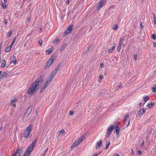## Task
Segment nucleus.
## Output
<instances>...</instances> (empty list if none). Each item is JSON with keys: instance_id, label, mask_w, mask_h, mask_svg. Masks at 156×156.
<instances>
[{"instance_id": "f704fd0d", "label": "nucleus", "mask_w": 156, "mask_h": 156, "mask_svg": "<svg viewBox=\"0 0 156 156\" xmlns=\"http://www.w3.org/2000/svg\"><path fill=\"white\" fill-rule=\"evenodd\" d=\"M152 38L154 40L156 39V35L155 34H153L151 35Z\"/></svg>"}, {"instance_id": "de8ad7c7", "label": "nucleus", "mask_w": 156, "mask_h": 156, "mask_svg": "<svg viewBox=\"0 0 156 156\" xmlns=\"http://www.w3.org/2000/svg\"><path fill=\"white\" fill-rule=\"evenodd\" d=\"M74 143H75V144H76V145L80 144V142H79V141H78V140L75 142Z\"/></svg>"}, {"instance_id": "f03ea898", "label": "nucleus", "mask_w": 156, "mask_h": 156, "mask_svg": "<svg viewBox=\"0 0 156 156\" xmlns=\"http://www.w3.org/2000/svg\"><path fill=\"white\" fill-rule=\"evenodd\" d=\"M33 129L32 125H30L24 130L23 133V135L25 138H27L29 136Z\"/></svg>"}, {"instance_id": "c9c22d12", "label": "nucleus", "mask_w": 156, "mask_h": 156, "mask_svg": "<svg viewBox=\"0 0 156 156\" xmlns=\"http://www.w3.org/2000/svg\"><path fill=\"white\" fill-rule=\"evenodd\" d=\"M59 39L58 38L56 39L55 40H54L53 41V43L54 44H56L57 42H58L59 41Z\"/></svg>"}, {"instance_id": "e2e57ef3", "label": "nucleus", "mask_w": 156, "mask_h": 156, "mask_svg": "<svg viewBox=\"0 0 156 156\" xmlns=\"http://www.w3.org/2000/svg\"><path fill=\"white\" fill-rule=\"evenodd\" d=\"M93 156H97V153H95L94 154Z\"/></svg>"}, {"instance_id": "58836bf2", "label": "nucleus", "mask_w": 156, "mask_h": 156, "mask_svg": "<svg viewBox=\"0 0 156 156\" xmlns=\"http://www.w3.org/2000/svg\"><path fill=\"white\" fill-rule=\"evenodd\" d=\"M76 144H75V143H74V142L73 143V144L71 145V148H73L74 147H76Z\"/></svg>"}, {"instance_id": "6ab92c4d", "label": "nucleus", "mask_w": 156, "mask_h": 156, "mask_svg": "<svg viewBox=\"0 0 156 156\" xmlns=\"http://www.w3.org/2000/svg\"><path fill=\"white\" fill-rule=\"evenodd\" d=\"M143 98L144 101L145 103H146L149 98V97L147 96H144Z\"/></svg>"}, {"instance_id": "473e14b6", "label": "nucleus", "mask_w": 156, "mask_h": 156, "mask_svg": "<svg viewBox=\"0 0 156 156\" xmlns=\"http://www.w3.org/2000/svg\"><path fill=\"white\" fill-rule=\"evenodd\" d=\"M42 41L41 39H39L38 40V44H39L41 46L42 44Z\"/></svg>"}, {"instance_id": "13d9d810", "label": "nucleus", "mask_w": 156, "mask_h": 156, "mask_svg": "<svg viewBox=\"0 0 156 156\" xmlns=\"http://www.w3.org/2000/svg\"><path fill=\"white\" fill-rule=\"evenodd\" d=\"M153 44L154 47H156V43L154 42H153Z\"/></svg>"}, {"instance_id": "ddd939ff", "label": "nucleus", "mask_w": 156, "mask_h": 156, "mask_svg": "<svg viewBox=\"0 0 156 156\" xmlns=\"http://www.w3.org/2000/svg\"><path fill=\"white\" fill-rule=\"evenodd\" d=\"M115 132L117 134V135H118L119 133V128L117 126H116L115 127Z\"/></svg>"}, {"instance_id": "39448f33", "label": "nucleus", "mask_w": 156, "mask_h": 156, "mask_svg": "<svg viewBox=\"0 0 156 156\" xmlns=\"http://www.w3.org/2000/svg\"><path fill=\"white\" fill-rule=\"evenodd\" d=\"M105 0H101L97 4V8L98 10H99L101 8L104 4Z\"/></svg>"}, {"instance_id": "37998d69", "label": "nucleus", "mask_w": 156, "mask_h": 156, "mask_svg": "<svg viewBox=\"0 0 156 156\" xmlns=\"http://www.w3.org/2000/svg\"><path fill=\"white\" fill-rule=\"evenodd\" d=\"M92 48L93 47L91 46L88 48V50L89 51H90L92 50Z\"/></svg>"}, {"instance_id": "052dcab7", "label": "nucleus", "mask_w": 156, "mask_h": 156, "mask_svg": "<svg viewBox=\"0 0 156 156\" xmlns=\"http://www.w3.org/2000/svg\"><path fill=\"white\" fill-rule=\"evenodd\" d=\"M138 153L140 155L142 153V152L140 151L139 150L138 152Z\"/></svg>"}, {"instance_id": "8fccbe9b", "label": "nucleus", "mask_w": 156, "mask_h": 156, "mask_svg": "<svg viewBox=\"0 0 156 156\" xmlns=\"http://www.w3.org/2000/svg\"><path fill=\"white\" fill-rule=\"evenodd\" d=\"M69 114L71 115H73V112L70 111H69Z\"/></svg>"}, {"instance_id": "a18cd8bd", "label": "nucleus", "mask_w": 156, "mask_h": 156, "mask_svg": "<svg viewBox=\"0 0 156 156\" xmlns=\"http://www.w3.org/2000/svg\"><path fill=\"white\" fill-rule=\"evenodd\" d=\"M65 131L64 129H61L60 131V133H61L62 134H63L65 133Z\"/></svg>"}, {"instance_id": "69168bd1", "label": "nucleus", "mask_w": 156, "mask_h": 156, "mask_svg": "<svg viewBox=\"0 0 156 156\" xmlns=\"http://www.w3.org/2000/svg\"><path fill=\"white\" fill-rule=\"evenodd\" d=\"M115 156H119V155L118 154H116Z\"/></svg>"}, {"instance_id": "20e7f679", "label": "nucleus", "mask_w": 156, "mask_h": 156, "mask_svg": "<svg viewBox=\"0 0 156 156\" xmlns=\"http://www.w3.org/2000/svg\"><path fill=\"white\" fill-rule=\"evenodd\" d=\"M34 147H35L30 144L28 147L27 149V151L25 153V155H29V154L30 152L33 151Z\"/></svg>"}, {"instance_id": "ea45409f", "label": "nucleus", "mask_w": 156, "mask_h": 156, "mask_svg": "<svg viewBox=\"0 0 156 156\" xmlns=\"http://www.w3.org/2000/svg\"><path fill=\"white\" fill-rule=\"evenodd\" d=\"M78 141L80 142V143L83 141V137H80L78 140Z\"/></svg>"}, {"instance_id": "aec40b11", "label": "nucleus", "mask_w": 156, "mask_h": 156, "mask_svg": "<svg viewBox=\"0 0 156 156\" xmlns=\"http://www.w3.org/2000/svg\"><path fill=\"white\" fill-rule=\"evenodd\" d=\"M61 63L58 64L55 69L58 71L59 69L61 66Z\"/></svg>"}, {"instance_id": "c03bdc74", "label": "nucleus", "mask_w": 156, "mask_h": 156, "mask_svg": "<svg viewBox=\"0 0 156 156\" xmlns=\"http://www.w3.org/2000/svg\"><path fill=\"white\" fill-rule=\"evenodd\" d=\"M16 39V37H15L14 38V39H13V40L12 42V44H14L15 43Z\"/></svg>"}, {"instance_id": "6e6d98bb", "label": "nucleus", "mask_w": 156, "mask_h": 156, "mask_svg": "<svg viewBox=\"0 0 156 156\" xmlns=\"http://www.w3.org/2000/svg\"><path fill=\"white\" fill-rule=\"evenodd\" d=\"M3 22L5 23L6 24L7 23V20L6 19H4Z\"/></svg>"}, {"instance_id": "a878e982", "label": "nucleus", "mask_w": 156, "mask_h": 156, "mask_svg": "<svg viewBox=\"0 0 156 156\" xmlns=\"http://www.w3.org/2000/svg\"><path fill=\"white\" fill-rule=\"evenodd\" d=\"M73 27V25H70L69 26L68 28L67 29L68 30L70 31L71 32L72 30V27Z\"/></svg>"}, {"instance_id": "423d86ee", "label": "nucleus", "mask_w": 156, "mask_h": 156, "mask_svg": "<svg viewBox=\"0 0 156 156\" xmlns=\"http://www.w3.org/2000/svg\"><path fill=\"white\" fill-rule=\"evenodd\" d=\"M22 152V150H20L19 147H18L15 153L12 154V156H20L21 153Z\"/></svg>"}, {"instance_id": "bb28decb", "label": "nucleus", "mask_w": 156, "mask_h": 156, "mask_svg": "<svg viewBox=\"0 0 156 156\" xmlns=\"http://www.w3.org/2000/svg\"><path fill=\"white\" fill-rule=\"evenodd\" d=\"M154 87L152 88V90L153 92H155L156 89V84H154Z\"/></svg>"}, {"instance_id": "72a5a7b5", "label": "nucleus", "mask_w": 156, "mask_h": 156, "mask_svg": "<svg viewBox=\"0 0 156 156\" xmlns=\"http://www.w3.org/2000/svg\"><path fill=\"white\" fill-rule=\"evenodd\" d=\"M52 51V49L51 48H50L46 50V52L48 53V54H49Z\"/></svg>"}, {"instance_id": "09e8293b", "label": "nucleus", "mask_w": 156, "mask_h": 156, "mask_svg": "<svg viewBox=\"0 0 156 156\" xmlns=\"http://www.w3.org/2000/svg\"><path fill=\"white\" fill-rule=\"evenodd\" d=\"M118 27V26L116 25L115 26L113 27V28L114 30H116Z\"/></svg>"}, {"instance_id": "412c9836", "label": "nucleus", "mask_w": 156, "mask_h": 156, "mask_svg": "<svg viewBox=\"0 0 156 156\" xmlns=\"http://www.w3.org/2000/svg\"><path fill=\"white\" fill-rule=\"evenodd\" d=\"M53 77L51 76L50 75L49 76V77L48 78V79H47V81H48L50 83L51 81V80L53 79Z\"/></svg>"}, {"instance_id": "c85d7f7f", "label": "nucleus", "mask_w": 156, "mask_h": 156, "mask_svg": "<svg viewBox=\"0 0 156 156\" xmlns=\"http://www.w3.org/2000/svg\"><path fill=\"white\" fill-rule=\"evenodd\" d=\"M110 144V141H109L108 142H107L106 144V147H105V149H107L109 147V145Z\"/></svg>"}, {"instance_id": "c756f323", "label": "nucleus", "mask_w": 156, "mask_h": 156, "mask_svg": "<svg viewBox=\"0 0 156 156\" xmlns=\"http://www.w3.org/2000/svg\"><path fill=\"white\" fill-rule=\"evenodd\" d=\"M2 7L4 9H5L6 8V4L4 3H2Z\"/></svg>"}, {"instance_id": "338daca9", "label": "nucleus", "mask_w": 156, "mask_h": 156, "mask_svg": "<svg viewBox=\"0 0 156 156\" xmlns=\"http://www.w3.org/2000/svg\"><path fill=\"white\" fill-rule=\"evenodd\" d=\"M69 3V0H67V4H68Z\"/></svg>"}, {"instance_id": "1a4fd4ad", "label": "nucleus", "mask_w": 156, "mask_h": 156, "mask_svg": "<svg viewBox=\"0 0 156 156\" xmlns=\"http://www.w3.org/2000/svg\"><path fill=\"white\" fill-rule=\"evenodd\" d=\"M146 111L145 108H143L139 110L137 112L138 114L139 115H143Z\"/></svg>"}, {"instance_id": "0e129e2a", "label": "nucleus", "mask_w": 156, "mask_h": 156, "mask_svg": "<svg viewBox=\"0 0 156 156\" xmlns=\"http://www.w3.org/2000/svg\"><path fill=\"white\" fill-rule=\"evenodd\" d=\"M142 104V103H139V106H141Z\"/></svg>"}, {"instance_id": "79ce46f5", "label": "nucleus", "mask_w": 156, "mask_h": 156, "mask_svg": "<svg viewBox=\"0 0 156 156\" xmlns=\"http://www.w3.org/2000/svg\"><path fill=\"white\" fill-rule=\"evenodd\" d=\"M71 32L70 31L68 30L67 29L66 31H65V34H67L68 33H70Z\"/></svg>"}, {"instance_id": "7c9ffc66", "label": "nucleus", "mask_w": 156, "mask_h": 156, "mask_svg": "<svg viewBox=\"0 0 156 156\" xmlns=\"http://www.w3.org/2000/svg\"><path fill=\"white\" fill-rule=\"evenodd\" d=\"M12 32L11 31H10L8 34L7 36V38H9L10 37V36H11V35L12 34Z\"/></svg>"}, {"instance_id": "0eeeda50", "label": "nucleus", "mask_w": 156, "mask_h": 156, "mask_svg": "<svg viewBox=\"0 0 156 156\" xmlns=\"http://www.w3.org/2000/svg\"><path fill=\"white\" fill-rule=\"evenodd\" d=\"M18 100V98H15L14 97L11 100V102L10 104L11 105H13V106L14 107H16V103L17 101Z\"/></svg>"}, {"instance_id": "7ed1b4c3", "label": "nucleus", "mask_w": 156, "mask_h": 156, "mask_svg": "<svg viewBox=\"0 0 156 156\" xmlns=\"http://www.w3.org/2000/svg\"><path fill=\"white\" fill-rule=\"evenodd\" d=\"M115 128V125L112 124L107 129V132L105 135L106 138L108 137L111 135L113 130Z\"/></svg>"}, {"instance_id": "864d4df0", "label": "nucleus", "mask_w": 156, "mask_h": 156, "mask_svg": "<svg viewBox=\"0 0 156 156\" xmlns=\"http://www.w3.org/2000/svg\"><path fill=\"white\" fill-rule=\"evenodd\" d=\"M104 64L103 63H102L100 64V67H102L103 66Z\"/></svg>"}, {"instance_id": "f3484780", "label": "nucleus", "mask_w": 156, "mask_h": 156, "mask_svg": "<svg viewBox=\"0 0 156 156\" xmlns=\"http://www.w3.org/2000/svg\"><path fill=\"white\" fill-rule=\"evenodd\" d=\"M6 62L4 59H3L2 61V65L1 67L2 68L4 67L5 66Z\"/></svg>"}, {"instance_id": "bf43d9fd", "label": "nucleus", "mask_w": 156, "mask_h": 156, "mask_svg": "<svg viewBox=\"0 0 156 156\" xmlns=\"http://www.w3.org/2000/svg\"><path fill=\"white\" fill-rule=\"evenodd\" d=\"M140 26L141 28H143V27H144V26H143V25L141 23L140 24Z\"/></svg>"}, {"instance_id": "774afa93", "label": "nucleus", "mask_w": 156, "mask_h": 156, "mask_svg": "<svg viewBox=\"0 0 156 156\" xmlns=\"http://www.w3.org/2000/svg\"><path fill=\"white\" fill-rule=\"evenodd\" d=\"M4 1L5 3L7 1V0H4Z\"/></svg>"}, {"instance_id": "2f4dec72", "label": "nucleus", "mask_w": 156, "mask_h": 156, "mask_svg": "<svg viewBox=\"0 0 156 156\" xmlns=\"http://www.w3.org/2000/svg\"><path fill=\"white\" fill-rule=\"evenodd\" d=\"M122 44H119L118 48H117V51H118L119 52L121 49V46Z\"/></svg>"}, {"instance_id": "6e6552de", "label": "nucleus", "mask_w": 156, "mask_h": 156, "mask_svg": "<svg viewBox=\"0 0 156 156\" xmlns=\"http://www.w3.org/2000/svg\"><path fill=\"white\" fill-rule=\"evenodd\" d=\"M53 62V59L51 57L50 59L48 61L46 64V66L48 67H49L52 64Z\"/></svg>"}, {"instance_id": "4d7b16f0", "label": "nucleus", "mask_w": 156, "mask_h": 156, "mask_svg": "<svg viewBox=\"0 0 156 156\" xmlns=\"http://www.w3.org/2000/svg\"><path fill=\"white\" fill-rule=\"evenodd\" d=\"M13 44H12V43L11 44L9 47L12 49V48Z\"/></svg>"}, {"instance_id": "4be33fe9", "label": "nucleus", "mask_w": 156, "mask_h": 156, "mask_svg": "<svg viewBox=\"0 0 156 156\" xmlns=\"http://www.w3.org/2000/svg\"><path fill=\"white\" fill-rule=\"evenodd\" d=\"M46 87H47L46 86L43 85L40 90V93H41L44 90L46 89Z\"/></svg>"}, {"instance_id": "f8f14e48", "label": "nucleus", "mask_w": 156, "mask_h": 156, "mask_svg": "<svg viewBox=\"0 0 156 156\" xmlns=\"http://www.w3.org/2000/svg\"><path fill=\"white\" fill-rule=\"evenodd\" d=\"M154 104V103L153 102H149L147 105V106L149 108H152Z\"/></svg>"}, {"instance_id": "4c0bfd02", "label": "nucleus", "mask_w": 156, "mask_h": 156, "mask_svg": "<svg viewBox=\"0 0 156 156\" xmlns=\"http://www.w3.org/2000/svg\"><path fill=\"white\" fill-rule=\"evenodd\" d=\"M49 83V82L48 81L46 80L45 83L44 85L47 87Z\"/></svg>"}, {"instance_id": "603ef678", "label": "nucleus", "mask_w": 156, "mask_h": 156, "mask_svg": "<svg viewBox=\"0 0 156 156\" xmlns=\"http://www.w3.org/2000/svg\"><path fill=\"white\" fill-rule=\"evenodd\" d=\"M144 140H143L141 144V146H143L144 145Z\"/></svg>"}, {"instance_id": "e433bc0d", "label": "nucleus", "mask_w": 156, "mask_h": 156, "mask_svg": "<svg viewBox=\"0 0 156 156\" xmlns=\"http://www.w3.org/2000/svg\"><path fill=\"white\" fill-rule=\"evenodd\" d=\"M154 14V23L155 25L156 24V18L155 17Z\"/></svg>"}, {"instance_id": "3c124183", "label": "nucleus", "mask_w": 156, "mask_h": 156, "mask_svg": "<svg viewBox=\"0 0 156 156\" xmlns=\"http://www.w3.org/2000/svg\"><path fill=\"white\" fill-rule=\"evenodd\" d=\"M99 77V78H100V79L101 80H102L103 78V76H102L101 75H100Z\"/></svg>"}, {"instance_id": "393cba45", "label": "nucleus", "mask_w": 156, "mask_h": 156, "mask_svg": "<svg viewBox=\"0 0 156 156\" xmlns=\"http://www.w3.org/2000/svg\"><path fill=\"white\" fill-rule=\"evenodd\" d=\"M11 50V48L9 46L7 47L5 49L6 52H9Z\"/></svg>"}, {"instance_id": "dca6fc26", "label": "nucleus", "mask_w": 156, "mask_h": 156, "mask_svg": "<svg viewBox=\"0 0 156 156\" xmlns=\"http://www.w3.org/2000/svg\"><path fill=\"white\" fill-rule=\"evenodd\" d=\"M129 117V115L128 114H126L124 116V119L123 121V122L125 124H126L127 119Z\"/></svg>"}, {"instance_id": "f257e3e1", "label": "nucleus", "mask_w": 156, "mask_h": 156, "mask_svg": "<svg viewBox=\"0 0 156 156\" xmlns=\"http://www.w3.org/2000/svg\"><path fill=\"white\" fill-rule=\"evenodd\" d=\"M43 80V77L42 76H41L34 82L27 91V94L29 95H32L36 92V90L38 88L42 82Z\"/></svg>"}, {"instance_id": "5701e85b", "label": "nucleus", "mask_w": 156, "mask_h": 156, "mask_svg": "<svg viewBox=\"0 0 156 156\" xmlns=\"http://www.w3.org/2000/svg\"><path fill=\"white\" fill-rule=\"evenodd\" d=\"M66 45V44H64L63 46L61 47L60 49V51L62 52L63 51L65 48Z\"/></svg>"}, {"instance_id": "5fc2aeb1", "label": "nucleus", "mask_w": 156, "mask_h": 156, "mask_svg": "<svg viewBox=\"0 0 156 156\" xmlns=\"http://www.w3.org/2000/svg\"><path fill=\"white\" fill-rule=\"evenodd\" d=\"M134 59L135 60H136L137 59L136 55V54H135V55H134Z\"/></svg>"}, {"instance_id": "4468645a", "label": "nucleus", "mask_w": 156, "mask_h": 156, "mask_svg": "<svg viewBox=\"0 0 156 156\" xmlns=\"http://www.w3.org/2000/svg\"><path fill=\"white\" fill-rule=\"evenodd\" d=\"M57 71L56 70H55L54 69L51 73V74L50 75L51 76L53 77H54L55 76V75L56 73L57 72Z\"/></svg>"}, {"instance_id": "2eb2a0df", "label": "nucleus", "mask_w": 156, "mask_h": 156, "mask_svg": "<svg viewBox=\"0 0 156 156\" xmlns=\"http://www.w3.org/2000/svg\"><path fill=\"white\" fill-rule=\"evenodd\" d=\"M125 38L124 37L122 36L120 37L119 44H122L123 42L124 41Z\"/></svg>"}, {"instance_id": "a211bd4d", "label": "nucleus", "mask_w": 156, "mask_h": 156, "mask_svg": "<svg viewBox=\"0 0 156 156\" xmlns=\"http://www.w3.org/2000/svg\"><path fill=\"white\" fill-rule=\"evenodd\" d=\"M115 46H113L112 47V48L109 49L108 50V52L110 53H112L115 49Z\"/></svg>"}, {"instance_id": "cd10ccee", "label": "nucleus", "mask_w": 156, "mask_h": 156, "mask_svg": "<svg viewBox=\"0 0 156 156\" xmlns=\"http://www.w3.org/2000/svg\"><path fill=\"white\" fill-rule=\"evenodd\" d=\"M37 138H36V139H35L34 141L31 144V145H32L34 146L35 147V145L36 143L37 142Z\"/></svg>"}, {"instance_id": "b1692460", "label": "nucleus", "mask_w": 156, "mask_h": 156, "mask_svg": "<svg viewBox=\"0 0 156 156\" xmlns=\"http://www.w3.org/2000/svg\"><path fill=\"white\" fill-rule=\"evenodd\" d=\"M7 72H4L3 74H1V76L0 77V79H1L3 77L6 76L7 75Z\"/></svg>"}, {"instance_id": "9d476101", "label": "nucleus", "mask_w": 156, "mask_h": 156, "mask_svg": "<svg viewBox=\"0 0 156 156\" xmlns=\"http://www.w3.org/2000/svg\"><path fill=\"white\" fill-rule=\"evenodd\" d=\"M11 59H12V60H11L10 61V63H13L14 65L16 64V63L17 61L16 56L14 55H13L11 58Z\"/></svg>"}, {"instance_id": "a19ab883", "label": "nucleus", "mask_w": 156, "mask_h": 156, "mask_svg": "<svg viewBox=\"0 0 156 156\" xmlns=\"http://www.w3.org/2000/svg\"><path fill=\"white\" fill-rule=\"evenodd\" d=\"M48 148H47L44 151V153L43 155H45V154L47 153L48 151Z\"/></svg>"}, {"instance_id": "680f3d73", "label": "nucleus", "mask_w": 156, "mask_h": 156, "mask_svg": "<svg viewBox=\"0 0 156 156\" xmlns=\"http://www.w3.org/2000/svg\"><path fill=\"white\" fill-rule=\"evenodd\" d=\"M30 19L29 18H28L27 19V21L28 22H30Z\"/></svg>"}, {"instance_id": "49530a36", "label": "nucleus", "mask_w": 156, "mask_h": 156, "mask_svg": "<svg viewBox=\"0 0 156 156\" xmlns=\"http://www.w3.org/2000/svg\"><path fill=\"white\" fill-rule=\"evenodd\" d=\"M130 120L129 119L128 121V122H127V124L126 125V127H128V126H129V123H130Z\"/></svg>"}, {"instance_id": "9b49d317", "label": "nucleus", "mask_w": 156, "mask_h": 156, "mask_svg": "<svg viewBox=\"0 0 156 156\" xmlns=\"http://www.w3.org/2000/svg\"><path fill=\"white\" fill-rule=\"evenodd\" d=\"M102 140H101L99 142H98L97 143L96 147V148H97L98 147H100L102 146Z\"/></svg>"}]
</instances>
